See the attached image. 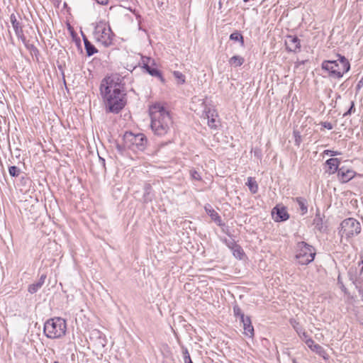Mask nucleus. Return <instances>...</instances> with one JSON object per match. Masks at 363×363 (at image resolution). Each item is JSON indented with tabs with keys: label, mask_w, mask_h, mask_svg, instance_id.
<instances>
[{
	"label": "nucleus",
	"mask_w": 363,
	"mask_h": 363,
	"mask_svg": "<svg viewBox=\"0 0 363 363\" xmlns=\"http://www.w3.org/2000/svg\"><path fill=\"white\" fill-rule=\"evenodd\" d=\"M100 94L106 113H118L126 105L124 84L117 75L106 77L100 84Z\"/></svg>",
	"instance_id": "obj_1"
},
{
	"label": "nucleus",
	"mask_w": 363,
	"mask_h": 363,
	"mask_svg": "<svg viewBox=\"0 0 363 363\" xmlns=\"http://www.w3.org/2000/svg\"><path fill=\"white\" fill-rule=\"evenodd\" d=\"M150 114L154 133L159 136L167 134L173 123L169 113L160 105H155L150 108Z\"/></svg>",
	"instance_id": "obj_2"
},
{
	"label": "nucleus",
	"mask_w": 363,
	"mask_h": 363,
	"mask_svg": "<svg viewBox=\"0 0 363 363\" xmlns=\"http://www.w3.org/2000/svg\"><path fill=\"white\" fill-rule=\"evenodd\" d=\"M337 60H324L321 64L322 69L333 79L342 78L350 69V63L345 56L337 54Z\"/></svg>",
	"instance_id": "obj_3"
},
{
	"label": "nucleus",
	"mask_w": 363,
	"mask_h": 363,
	"mask_svg": "<svg viewBox=\"0 0 363 363\" xmlns=\"http://www.w3.org/2000/svg\"><path fill=\"white\" fill-rule=\"evenodd\" d=\"M67 330L66 320L60 317L47 320L44 324L43 332L50 339L61 338L65 335Z\"/></svg>",
	"instance_id": "obj_4"
},
{
	"label": "nucleus",
	"mask_w": 363,
	"mask_h": 363,
	"mask_svg": "<svg viewBox=\"0 0 363 363\" xmlns=\"http://www.w3.org/2000/svg\"><path fill=\"white\" fill-rule=\"evenodd\" d=\"M123 146L135 152H143L147 146V138L143 133L134 134L125 132L123 135Z\"/></svg>",
	"instance_id": "obj_5"
},
{
	"label": "nucleus",
	"mask_w": 363,
	"mask_h": 363,
	"mask_svg": "<svg viewBox=\"0 0 363 363\" xmlns=\"http://www.w3.org/2000/svg\"><path fill=\"white\" fill-rule=\"evenodd\" d=\"M94 36L96 41L99 42L105 48L113 44L114 34L110 26L104 21H100L94 27Z\"/></svg>",
	"instance_id": "obj_6"
},
{
	"label": "nucleus",
	"mask_w": 363,
	"mask_h": 363,
	"mask_svg": "<svg viewBox=\"0 0 363 363\" xmlns=\"http://www.w3.org/2000/svg\"><path fill=\"white\" fill-rule=\"evenodd\" d=\"M361 224L354 218L344 219L340 226L339 234L340 236L349 239L358 235L361 233Z\"/></svg>",
	"instance_id": "obj_7"
},
{
	"label": "nucleus",
	"mask_w": 363,
	"mask_h": 363,
	"mask_svg": "<svg viewBox=\"0 0 363 363\" xmlns=\"http://www.w3.org/2000/svg\"><path fill=\"white\" fill-rule=\"evenodd\" d=\"M296 259L300 264L306 265L314 260L315 251L313 246L301 241L296 244Z\"/></svg>",
	"instance_id": "obj_8"
},
{
	"label": "nucleus",
	"mask_w": 363,
	"mask_h": 363,
	"mask_svg": "<svg viewBox=\"0 0 363 363\" xmlns=\"http://www.w3.org/2000/svg\"><path fill=\"white\" fill-rule=\"evenodd\" d=\"M142 67L147 73L152 77H157L163 84L165 82L162 72L154 66L155 65V60L151 57H142L141 59Z\"/></svg>",
	"instance_id": "obj_9"
},
{
	"label": "nucleus",
	"mask_w": 363,
	"mask_h": 363,
	"mask_svg": "<svg viewBox=\"0 0 363 363\" xmlns=\"http://www.w3.org/2000/svg\"><path fill=\"white\" fill-rule=\"evenodd\" d=\"M10 21L12 24V26L13 28V30L15 31V33H16L17 38L19 40H21L23 43H26V38L23 33V26H22L21 23L17 20L16 16L14 13H12L10 16Z\"/></svg>",
	"instance_id": "obj_10"
},
{
	"label": "nucleus",
	"mask_w": 363,
	"mask_h": 363,
	"mask_svg": "<svg viewBox=\"0 0 363 363\" xmlns=\"http://www.w3.org/2000/svg\"><path fill=\"white\" fill-rule=\"evenodd\" d=\"M272 214L276 222L286 221L289 218V214L287 212L286 208L283 206L277 205L272 209Z\"/></svg>",
	"instance_id": "obj_11"
},
{
	"label": "nucleus",
	"mask_w": 363,
	"mask_h": 363,
	"mask_svg": "<svg viewBox=\"0 0 363 363\" xmlns=\"http://www.w3.org/2000/svg\"><path fill=\"white\" fill-rule=\"evenodd\" d=\"M286 49L289 52H297L301 49V41L296 35H289L285 40Z\"/></svg>",
	"instance_id": "obj_12"
},
{
	"label": "nucleus",
	"mask_w": 363,
	"mask_h": 363,
	"mask_svg": "<svg viewBox=\"0 0 363 363\" xmlns=\"http://www.w3.org/2000/svg\"><path fill=\"white\" fill-rule=\"evenodd\" d=\"M356 172L351 169H347L345 167H340L337 173L339 180L342 183L348 182L349 181L352 179L356 176Z\"/></svg>",
	"instance_id": "obj_13"
},
{
	"label": "nucleus",
	"mask_w": 363,
	"mask_h": 363,
	"mask_svg": "<svg viewBox=\"0 0 363 363\" xmlns=\"http://www.w3.org/2000/svg\"><path fill=\"white\" fill-rule=\"evenodd\" d=\"M305 343L313 352H315L324 359L327 358V353L324 348L321 345L315 343V342L311 337L306 339Z\"/></svg>",
	"instance_id": "obj_14"
},
{
	"label": "nucleus",
	"mask_w": 363,
	"mask_h": 363,
	"mask_svg": "<svg viewBox=\"0 0 363 363\" xmlns=\"http://www.w3.org/2000/svg\"><path fill=\"white\" fill-rule=\"evenodd\" d=\"M244 335L249 337H253L255 335L254 327L252 325L251 319L249 316L245 318L242 321Z\"/></svg>",
	"instance_id": "obj_15"
},
{
	"label": "nucleus",
	"mask_w": 363,
	"mask_h": 363,
	"mask_svg": "<svg viewBox=\"0 0 363 363\" xmlns=\"http://www.w3.org/2000/svg\"><path fill=\"white\" fill-rule=\"evenodd\" d=\"M340 164V160L339 158H330L326 160L325 165L328 169L326 171L330 174L335 173L339 171V165Z\"/></svg>",
	"instance_id": "obj_16"
},
{
	"label": "nucleus",
	"mask_w": 363,
	"mask_h": 363,
	"mask_svg": "<svg viewBox=\"0 0 363 363\" xmlns=\"http://www.w3.org/2000/svg\"><path fill=\"white\" fill-rule=\"evenodd\" d=\"M361 275L362 274H359V272L358 273L357 268L356 267H350L347 271L349 280L351 281L354 285L363 280V279L360 277Z\"/></svg>",
	"instance_id": "obj_17"
},
{
	"label": "nucleus",
	"mask_w": 363,
	"mask_h": 363,
	"mask_svg": "<svg viewBox=\"0 0 363 363\" xmlns=\"http://www.w3.org/2000/svg\"><path fill=\"white\" fill-rule=\"evenodd\" d=\"M290 323L298 333V336L305 342L306 339L310 338L303 327L295 319H291Z\"/></svg>",
	"instance_id": "obj_18"
},
{
	"label": "nucleus",
	"mask_w": 363,
	"mask_h": 363,
	"mask_svg": "<svg viewBox=\"0 0 363 363\" xmlns=\"http://www.w3.org/2000/svg\"><path fill=\"white\" fill-rule=\"evenodd\" d=\"M228 247L232 250L235 257L239 259H242L245 255L244 250L242 248L234 241L228 244Z\"/></svg>",
	"instance_id": "obj_19"
},
{
	"label": "nucleus",
	"mask_w": 363,
	"mask_h": 363,
	"mask_svg": "<svg viewBox=\"0 0 363 363\" xmlns=\"http://www.w3.org/2000/svg\"><path fill=\"white\" fill-rule=\"evenodd\" d=\"M46 277L47 275L45 274H41L39 280L37 282L30 284L28 286V292L32 294L36 293L44 284Z\"/></svg>",
	"instance_id": "obj_20"
},
{
	"label": "nucleus",
	"mask_w": 363,
	"mask_h": 363,
	"mask_svg": "<svg viewBox=\"0 0 363 363\" xmlns=\"http://www.w3.org/2000/svg\"><path fill=\"white\" fill-rule=\"evenodd\" d=\"M215 111H204V118L208 119V125L211 128L216 129L217 128L218 121L216 120L214 116H217V114H214Z\"/></svg>",
	"instance_id": "obj_21"
},
{
	"label": "nucleus",
	"mask_w": 363,
	"mask_h": 363,
	"mask_svg": "<svg viewBox=\"0 0 363 363\" xmlns=\"http://www.w3.org/2000/svg\"><path fill=\"white\" fill-rule=\"evenodd\" d=\"M82 36L87 56L90 57L96 53L98 50L95 48V46L86 38L84 35L82 34Z\"/></svg>",
	"instance_id": "obj_22"
},
{
	"label": "nucleus",
	"mask_w": 363,
	"mask_h": 363,
	"mask_svg": "<svg viewBox=\"0 0 363 363\" xmlns=\"http://www.w3.org/2000/svg\"><path fill=\"white\" fill-rule=\"evenodd\" d=\"M292 199L296 201L298 204L301 210V214L303 216L306 214L308 212V203L306 199L303 197H296Z\"/></svg>",
	"instance_id": "obj_23"
},
{
	"label": "nucleus",
	"mask_w": 363,
	"mask_h": 363,
	"mask_svg": "<svg viewBox=\"0 0 363 363\" xmlns=\"http://www.w3.org/2000/svg\"><path fill=\"white\" fill-rule=\"evenodd\" d=\"M205 210L214 222H216L220 226L223 225L220 216L214 209H213L212 208H208L206 206Z\"/></svg>",
	"instance_id": "obj_24"
},
{
	"label": "nucleus",
	"mask_w": 363,
	"mask_h": 363,
	"mask_svg": "<svg viewBox=\"0 0 363 363\" xmlns=\"http://www.w3.org/2000/svg\"><path fill=\"white\" fill-rule=\"evenodd\" d=\"M152 186L150 184H145L144 186V194L143 196V202L148 203L152 201V195L151 194Z\"/></svg>",
	"instance_id": "obj_25"
},
{
	"label": "nucleus",
	"mask_w": 363,
	"mask_h": 363,
	"mask_svg": "<svg viewBox=\"0 0 363 363\" xmlns=\"http://www.w3.org/2000/svg\"><path fill=\"white\" fill-rule=\"evenodd\" d=\"M229 38L230 40L239 42L241 47H245L244 37L238 30H235L232 33Z\"/></svg>",
	"instance_id": "obj_26"
},
{
	"label": "nucleus",
	"mask_w": 363,
	"mask_h": 363,
	"mask_svg": "<svg viewBox=\"0 0 363 363\" xmlns=\"http://www.w3.org/2000/svg\"><path fill=\"white\" fill-rule=\"evenodd\" d=\"M245 62L244 57L240 55H234L230 58L228 62L231 67H237L241 66Z\"/></svg>",
	"instance_id": "obj_27"
},
{
	"label": "nucleus",
	"mask_w": 363,
	"mask_h": 363,
	"mask_svg": "<svg viewBox=\"0 0 363 363\" xmlns=\"http://www.w3.org/2000/svg\"><path fill=\"white\" fill-rule=\"evenodd\" d=\"M246 185L248 186L252 194H256L258 191V184L255 179L252 177H248Z\"/></svg>",
	"instance_id": "obj_28"
},
{
	"label": "nucleus",
	"mask_w": 363,
	"mask_h": 363,
	"mask_svg": "<svg viewBox=\"0 0 363 363\" xmlns=\"http://www.w3.org/2000/svg\"><path fill=\"white\" fill-rule=\"evenodd\" d=\"M233 313L235 317L240 318V321H242L245 318L247 317L245 315L241 308L238 305L233 306Z\"/></svg>",
	"instance_id": "obj_29"
},
{
	"label": "nucleus",
	"mask_w": 363,
	"mask_h": 363,
	"mask_svg": "<svg viewBox=\"0 0 363 363\" xmlns=\"http://www.w3.org/2000/svg\"><path fill=\"white\" fill-rule=\"evenodd\" d=\"M173 75L178 80V84H183L185 83V76L179 71H174Z\"/></svg>",
	"instance_id": "obj_30"
},
{
	"label": "nucleus",
	"mask_w": 363,
	"mask_h": 363,
	"mask_svg": "<svg viewBox=\"0 0 363 363\" xmlns=\"http://www.w3.org/2000/svg\"><path fill=\"white\" fill-rule=\"evenodd\" d=\"M9 174L13 177H16L20 174L21 169L16 166H11L9 167Z\"/></svg>",
	"instance_id": "obj_31"
},
{
	"label": "nucleus",
	"mask_w": 363,
	"mask_h": 363,
	"mask_svg": "<svg viewBox=\"0 0 363 363\" xmlns=\"http://www.w3.org/2000/svg\"><path fill=\"white\" fill-rule=\"evenodd\" d=\"M313 224L315 225L316 229L319 231L323 230V218H315L313 220Z\"/></svg>",
	"instance_id": "obj_32"
},
{
	"label": "nucleus",
	"mask_w": 363,
	"mask_h": 363,
	"mask_svg": "<svg viewBox=\"0 0 363 363\" xmlns=\"http://www.w3.org/2000/svg\"><path fill=\"white\" fill-rule=\"evenodd\" d=\"M182 354L184 363H187L189 361H192L187 348L182 347Z\"/></svg>",
	"instance_id": "obj_33"
},
{
	"label": "nucleus",
	"mask_w": 363,
	"mask_h": 363,
	"mask_svg": "<svg viewBox=\"0 0 363 363\" xmlns=\"http://www.w3.org/2000/svg\"><path fill=\"white\" fill-rule=\"evenodd\" d=\"M190 176L192 179L196 180V181H201L202 178L200 175V174L195 169H191L189 171Z\"/></svg>",
	"instance_id": "obj_34"
},
{
	"label": "nucleus",
	"mask_w": 363,
	"mask_h": 363,
	"mask_svg": "<svg viewBox=\"0 0 363 363\" xmlns=\"http://www.w3.org/2000/svg\"><path fill=\"white\" fill-rule=\"evenodd\" d=\"M354 286L357 289L359 294L361 296L362 301H363V279L359 282H357Z\"/></svg>",
	"instance_id": "obj_35"
},
{
	"label": "nucleus",
	"mask_w": 363,
	"mask_h": 363,
	"mask_svg": "<svg viewBox=\"0 0 363 363\" xmlns=\"http://www.w3.org/2000/svg\"><path fill=\"white\" fill-rule=\"evenodd\" d=\"M294 136L295 138V143L297 145H299L301 141V136L300 133L298 130H294L293 132Z\"/></svg>",
	"instance_id": "obj_36"
},
{
	"label": "nucleus",
	"mask_w": 363,
	"mask_h": 363,
	"mask_svg": "<svg viewBox=\"0 0 363 363\" xmlns=\"http://www.w3.org/2000/svg\"><path fill=\"white\" fill-rule=\"evenodd\" d=\"M355 111V107H354V101H351V105H350V108L347 110V111H346L344 114H343V116L344 117H346L347 116H350L352 114V113L354 112Z\"/></svg>",
	"instance_id": "obj_37"
},
{
	"label": "nucleus",
	"mask_w": 363,
	"mask_h": 363,
	"mask_svg": "<svg viewBox=\"0 0 363 363\" xmlns=\"http://www.w3.org/2000/svg\"><path fill=\"white\" fill-rule=\"evenodd\" d=\"M324 154L325 155H330L331 156H336V155H340V153L338 152H336V151H333V150H326L323 152Z\"/></svg>",
	"instance_id": "obj_38"
},
{
	"label": "nucleus",
	"mask_w": 363,
	"mask_h": 363,
	"mask_svg": "<svg viewBox=\"0 0 363 363\" xmlns=\"http://www.w3.org/2000/svg\"><path fill=\"white\" fill-rule=\"evenodd\" d=\"M337 283L340 285V288L341 289L344 291V292H346V287L345 286L342 281V279L340 277V276L339 275L338 277H337Z\"/></svg>",
	"instance_id": "obj_39"
},
{
	"label": "nucleus",
	"mask_w": 363,
	"mask_h": 363,
	"mask_svg": "<svg viewBox=\"0 0 363 363\" xmlns=\"http://www.w3.org/2000/svg\"><path fill=\"white\" fill-rule=\"evenodd\" d=\"M322 126H323L325 128H327L328 130L333 129V125L331 123L329 122H323L321 123Z\"/></svg>",
	"instance_id": "obj_40"
},
{
	"label": "nucleus",
	"mask_w": 363,
	"mask_h": 363,
	"mask_svg": "<svg viewBox=\"0 0 363 363\" xmlns=\"http://www.w3.org/2000/svg\"><path fill=\"white\" fill-rule=\"evenodd\" d=\"M358 265L359 266L362 265V267L359 270V274H363V259L358 262Z\"/></svg>",
	"instance_id": "obj_41"
},
{
	"label": "nucleus",
	"mask_w": 363,
	"mask_h": 363,
	"mask_svg": "<svg viewBox=\"0 0 363 363\" xmlns=\"http://www.w3.org/2000/svg\"><path fill=\"white\" fill-rule=\"evenodd\" d=\"M93 335H96L100 340L101 339V333L100 331H94Z\"/></svg>",
	"instance_id": "obj_42"
},
{
	"label": "nucleus",
	"mask_w": 363,
	"mask_h": 363,
	"mask_svg": "<svg viewBox=\"0 0 363 363\" xmlns=\"http://www.w3.org/2000/svg\"><path fill=\"white\" fill-rule=\"evenodd\" d=\"M31 50L34 53L38 52V48L35 46L33 45H31Z\"/></svg>",
	"instance_id": "obj_43"
},
{
	"label": "nucleus",
	"mask_w": 363,
	"mask_h": 363,
	"mask_svg": "<svg viewBox=\"0 0 363 363\" xmlns=\"http://www.w3.org/2000/svg\"><path fill=\"white\" fill-rule=\"evenodd\" d=\"M363 85V77L360 79L357 84V89H360V87Z\"/></svg>",
	"instance_id": "obj_44"
},
{
	"label": "nucleus",
	"mask_w": 363,
	"mask_h": 363,
	"mask_svg": "<svg viewBox=\"0 0 363 363\" xmlns=\"http://www.w3.org/2000/svg\"><path fill=\"white\" fill-rule=\"evenodd\" d=\"M116 147H117L118 150L120 152H123V147L121 145H118H118H117V146H116Z\"/></svg>",
	"instance_id": "obj_45"
},
{
	"label": "nucleus",
	"mask_w": 363,
	"mask_h": 363,
	"mask_svg": "<svg viewBox=\"0 0 363 363\" xmlns=\"http://www.w3.org/2000/svg\"><path fill=\"white\" fill-rule=\"evenodd\" d=\"M315 218H321L320 217V211L318 209L316 211L315 217Z\"/></svg>",
	"instance_id": "obj_46"
},
{
	"label": "nucleus",
	"mask_w": 363,
	"mask_h": 363,
	"mask_svg": "<svg viewBox=\"0 0 363 363\" xmlns=\"http://www.w3.org/2000/svg\"><path fill=\"white\" fill-rule=\"evenodd\" d=\"M100 160L102 161L103 164H105V160L104 159L101 158V157H99Z\"/></svg>",
	"instance_id": "obj_47"
},
{
	"label": "nucleus",
	"mask_w": 363,
	"mask_h": 363,
	"mask_svg": "<svg viewBox=\"0 0 363 363\" xmlns=\"http://www.w3.org/2000/svg\"><path fill=\"white\" fill-rule=\"evenodd\" d=\"M101 345L103 347H104L105 344L104 342H101Z\"/></svg>",
	"instance_id": "obj_48"
},
{
	"label": "nucleus",
	"mask_w": 363,
	"mask_h": 363,
	"mask_svg": "<svg viewBox=\"0 0 363 363\" xmlns=\"http://www.w3.org/2000/svg\"><path fill=\"white\" fill-rule=\"evenodd\" d=\"M53 363H60V362H57V361H55V362H54Z\"/></svg>",
	"instance_id": "obj_49"
},
{
	"label": "nucleus",
	"mask_w": 363,
	"mask_h": 363,
	"mask_svg": "<svg viewBox=\"0 0 363 363\" xmlns=\"http://www.w3.org/2000/svg\"><path fill=\"white\" fill-rule=\"evenodd\" d=\"M293 363H297L296 360H294L293 361Z\"/></svg>",
	"instance_id": "obj_50"
}]
</instances>
